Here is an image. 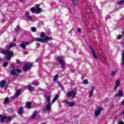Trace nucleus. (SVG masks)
Wrapping results in <instances>:
<instances>
[{
    "label": "nucleus",
    "instance_id": "20",
    "mask_svg": "<svg viewBox=\"0 0 124 124\" xmlns=\"http://www.w3.org/2000/svg\"><path fill=\"white\" fill-rule=\"evenodd\" d=\"M58 98H59V95H56L52 100V103H55L56 101L58 100Z\"/></svg>",
    "mask_w": 124,
    "mask_h": 124
},
{
    "label": "nucleus",
    "instance_id": "2",
    "mask_svg": "<svg viewBox=\"0 0 124 124\" xmlns=\"http://www.w3.org/2000/svg\"><path fill=\"white\" fill-rule=\"evenodd\" d=\"M32 67V63L27 62L24 64L23 70L24 72H27L29 69H31Z\"/></svg>",
    "mask_w": 124,
    "mask_h": 124
},
{
    "label": "nucleus",
    "instance_id": "5",
    "mask_svg": "<svg viewBox=\"0 0 124 124\" xmlns=\"http://www.w3.org/2000/svg\"><path fill=\"white\" fill-rule=\"evenodd\" d=\"M103 110V107H100L98 108V109L95 111V117H98L99 115H100V113H101V111Z\"/></svg>",
    "mask_w": 124,
    "mask_h": 124
},
{
    "label": "nucleus",
    "instance_id": "3",
    "mask_svg": "<svg viewBox=\"0 0 124 124\" xmlns=\"http://www.w3.org/2000/svg\"><path fill=\"white\" fill-rule=\"evenodd\" d=\"M1 54H3L4 55H8V56H10L11 57L14 56V52H13V51H8V50H5L3 49L1 50Z\"/></svg>",
    "mask_w": 124,
    "mask_h": 124
},
{
    "label": "nucleus",
    "instance_id": "38",
    "mask_svg": "<svg viewBox=\"0 0 124 124\" xmlns=\"http://www.w3.org/2000/svg\"><path fill=\"white\" fill-rule=\"evenodd\" d=\"M4 103H8V102H9V98L8 97H6L4 99Z\"/></svg>",
    "mask_w": 124,
    "mask_h": 124
},
{
    "label": "nucleus",
    "instance_id": "42",
    "mask_svg": "<svg viewBox=\"0 0 124 124\" xmlns=\"http://www.w3.org/2000/svg\"><path fill=\"white\" fill-rule=\"evenodd\" d=\"M35 11H36V9H35V8L32 7L31 8V12H32L33 13L35 12Z\"/></svg>",
    "mask_w": 124,
    "mask_h": 124
},
{
    "label": "nucleus",
    "instance_id": "10",
    "mask_svg": "<svg viewBox=\"0 0 124 124\" xmlns=\"http://www.w3.org/2000/svg\"><path fill=\"white\" fill-rule=\"evenodd\" d=\"M121 85V81L119 79L116 80L115 86L114 88V91H116L117 89H118V87Z\"/></svg>",
    "mask_w": 124,
    "mask_h": 124
},
{
    "label": "nucleus",
    "instance_id": "4",
    "mask_svg": "<svg viewBox=\"0 0 124 124\" xmlns=\"http://www.w3.org/2000/svg\"><path fill=\"white\" fill-rule=\"evenodd\" d=\"M51 109H52V105H51V104H47L45 108H43L42 112L45 114L46 111H50Z\"/></svg>",
    "mask_w": 124,
    "mask_h": 124
},
{
    "label": "nucleus",
    "instance_id": "51",
    "mask_svg": "<svg viewBox=\"0 0 124 124\" xmlns=\"http://www.w3.org/2000/svg\"><path fill=\"white\" fill-rule=\"evenodd\" d=\"M121 105H124V100L122 101V102H121Z\"/></svg>",
    "mask_w": 124,
    "mask_h": 124
},
{
    "label": "nucleus",
    "instance_id": "22",
    "mask_svg": "<svg viewBox=\"0 0 124 124\" xmlns=\"http://www.w3.org/2000/svg\"><path fill=\"white\" fill-rule=\"evenodd\" d=\"M6 119H7V116H3L0 119L1 123H3L4 122L5 120H6Z\"/></svg>",
    "mask_w": 124,
    "mask_h": 124
},
{
    "label": "nucleus",
    "instance_id": "43",
    "mask_svg": "<svg viewBox=\"0 0 124 124\" xmlns=\"http://www.w3.org/2000/svg\"><path fill=\"white\" fill-rule=\"evenodd\" d=\"M83 83L85 85H87V84H88V83H89V81L87 79H84V80H83Z\"/></svg>",
    "mask_w": 124,
    "mask_h": 124
},
{
    "label": "nucleus",
    "instance_id": "19",
    "mask_svg": "<svg viewBox=\"0 0 124 124\" xmlns=\"http://www.w3.org/2000/svg\"><path fill=\"white\" fill-rule=\"evenodd\" d=\"M93 91H94V86L92 87V90L89 92L90 97H92L93 94Z\"/></svg>",
    "mask_w": 124,
    "mask_h": 124
},
{
    "label": "nucleus",
    "instance_id": "40",
    "mask_svg": "<svg viewBox=\"0 0 124 124\" xmlns=\"http://www.w3.org/2000/svg\"><path fill=\"white\" fill-rule=\"evenodd\" d=\"M31 31L32 32H35L36 31V28L35 27H31Z\"/></svg>",
    "mask_w": 124,
    "mask_h": 124
},
{
    "label": "nucleus",
    "instance_id": "45",
    "mask_svg": "<svg viewBox=\"0 0 124 124\" xmlns=\"http://www.w3.org/2000/svg\"><path fill=\"white\" fill-rule=\"evenodd\" d=\"M118 124H124V121H120V122L118 123Z\"/></svg>",
    "mask_w": 124,
    "mask_h": 124
},
{
    "label": "nucleus",
    "instance_id": "46",
    "mask_svg": "<svg viewBox=\"0 0 124 124\" xmlns=\"http://www.w3.org/2000/svg\"><path fill=\"white\" fill-rule=\"evenodd\" d=\"M16 97H17V96H13L11 97V99H15V98H16Z\"/></svg>",
    "mask_w": 124,
    "mask_h": 124
},
{
    "label": "nucleus",
    "instance_id": "36",
    "mask_svg": "<svg viewBox=\"0 0 124 124\" xmlns=\"http://www.w3.org/2000/svg\"><path fill=\"white\" fill-rule=\"evenodd\" d=\"M12 58V57H11L8 55H7L6 56V59L7 61H10V60H11Z\"/></svg>",
    "mask_w": 124,
    "mask_h": 124
},
{
    "label": "nucleus",
    "instance_id": "9",
    "mask_svg": "<svg viewBox=\"0 0 124 124\" xmlns=\"http://www.w3.org/2000/svg\"><path fill=\"white\" fill-rule=\"evenodd\" d=\"M39 5H37L36 6V13L37 14H39V13H41V11H42V8H40Z\"/></svg>",
    "mask_w": 124,
    "mask_h": 124
},
{
    "label": "nucleus",
    "instance_id": "8",
    "mask_svg": "<svg viewBox=\"0 0 124 124\" xmlns=\"http://www.w3.org/2000/svg\"><path fill=\"white\" fill-rule=\"evenodd\" d=\"M30 43L29 42H22L20 44V47L23 49H26V45H29Z\"/></svg>",
    "mask_w": 124,
    "mask_h": 124
},
{
    "label": "nucleus",
    "instance_id": "47",
    "mask_svg": "<svg viewBox=\"0 0 124 124\" xmlns=\"http://www.w3.org/2000/svg\"><path fill=\"white\" fill-rule=\"evenodd\" d=\"M89 47L92 50V51L93 52V47L92 46H89Z\"/></svg>",
    "mask_w": 124,
    "mask_h": 124
},
{
    "label": "nucleus",
    "instance_id": "1",
    "mask_svg": "<svg viewBox=\"0 0 124 124\" xmlns=\"http://www.w3.org/2000/svg\"><path fill=\"white\" fill-rule=\"evenodd\" d=\"M53 38L50 36H46L45 38H35L34 39V41L35 42H41V43H45V42H47L49 41V40H52Z\"/></svg>",
    "mask_w": 124,
    "mask_h": 124
},
{
    "label": "nucleus",
    "instance_id": "17",
    "mask_svg": "<svg viewBox=\"0 0 124 124\" xmlns=\"http://www.w3.org/2000/svg\"><path fill=\"white\" fill-rule=\"evenodd\" d=\"M6 84V81H4V80H2L0 82V88H3L4 85Z\"/></svg>",
    "mask_w": 124,
    "mask_h": 124
},
{
    "label": "nucleus",
    "instance_id": "31",
    "mask_svg": "<svg viewBox=\"0 0 124 124\" xmlns=\"http://www.w3.org/2000/svg\"><path fill=\"white\" fill-rule=\"evenodd\" d=\"M71 1H72L74 6H76V5H77V2H78L77 0H71Z\"/></svg>",
    "mask_w": 124,
    "mask_h": 124
},
{
    "label": "nucleus",
    "instance_id": "14",
    "mask_svg": "<svg viewBox=\"0 0 124 124\" xmlns=\"http://www.w3.org/2000/svg\"><path fill=\"white\" fill-rule=\"evenodd\" d=\"M66 103L67 104H68V106L70 107H72L73 106H75L76 103L75 102H68V101H65Z\"/></svg>",
    "mask_w": 124,
    "mask_h": 124
},
{
    "label": "nucleus",
    "instance_id": "12",
    "mask_svg": "<svg viewBox=\"0 0 124 124\" xmlns=\"http://www.w3.org/2000/svg\"><path fill=\"white\" fill-rule=\"evenodd\" d=\"M26 18H28L30 21H32V17L30 16V13L27 12L25 14Z\"/></svg>",
    "mask_w": 124,
    "mask_h": 124
},
{
    "label": "nucleus",
    "instance_id": "49",
    "mask_svg": "<svg viewBox=\"0 0 124 124\" xmlns=\"http://www.w3.org/2000/svg\"><path fill=\"white\" fill-rule=\"evenodd\" d=\"M118 39H122V35H120L118 36Z\"/></svg>",
    "mask_w": 124,
    "mask_h": 124
},
{
    "label": "nucleus",
    "instance_id": "28",
    "mask_svg": "<svg viewBox=\"0 0 124 124\" xmlns=\"http://www.w3.org/2000/svg\"><path fill=\"white\" fill-rule=\"evenodd\" d=\"M40 37H41V38H44V37H45V36H46V34H45V33L44 32H42L41 33V35H40Z\"/></svg>",
    "mask_w": 124,
    "mask_h": 124
},
{
    "label": "nucleus",
    "instance_id": "52",
    "mask_svg": "<svg viewBox=\"0 0 124 124\" xmlns=\"http://www.w3.org/2000/svg\"><path fill=\"white\" fill-rule=\"evenodd\" d=\"M78 32H80V31H81V29H78Z\"/></svg>",
    "mask_w": 124,
    "mask_h": 124
},
{
    "label": "nucleus",
    "instance_id": "26",
    "mask_svg": "<svg viewBox=\"0 0 124 124\" xmlns=\"http://www.w3.org/2000/svg\"><path fill=\"white\" fill-rule=\"evenodd\" d=\"M92 54L93 55V58H94L95 60H97V56H96V54H95V52H94V50H93Z\"/></svg>",
    "mask_w": 124,
    "mask_h": 124
},
{
    "label": "nucleus",
    "instance_id": "56",
    "mask_svg": "<svg viewBox=\"0 0 124 124\" xmlns=\"http://www.w3.org/2000/svg\"><path fill=\"white\" fill-rule=\"evenodd\" d=\"M108 18H111V16H110L109 15L108 16Z\"/></svg>",
    "mask_w": 124,
    "mask_h": 124
},
{
    "label": "nucleus",
    "instance_id": "15",
    "mask_svg": "<svg viewBox=\"0 0 124 124\" xmlns=\"http://www.w3.org/2000/svg\"><path fill=\"white\" fill-rule=\"evenodd\" d=\"M17 113L19 115H22L24 113V108L23 107H20L19 109L17 110Z\"/></svg>",
    "mask_w": 124,
    "mask_h": 124
},
{
    "label": "nucleus",
    "instance_id": "58",
    "mask_svg": "<svg viewBox=\"0 0 124 124\" xmlns=\"http://www.w3.org/2000/svg\"><path fill=\"white\" fill-rule=\"evenodd\" d=\"M0 118H1V115L0 114Z\"/></svg>",
    "mask_w": 124,
    "mask_h": 124
},
{
    "label": "nucleus",
    "instance_id": "29",
    "mask_svg": "<svg viewBox=\"0 0 124 124\" xmlns=\"http://www.w3.org/2000/svg\"><path fill=\"white\" fill-rule=\"evenodd\" d=\"M118 5H124V0H122L119 2H118Z\"/></svg>",
    "mask_w": 124,
    "mask_h": 124
},
{
    "label": "nucleus",
    "instance_id": "41",
    "mask_svg": "<svg viewBox=\"0 0 124 124\" xmlns=\"http://www.w3.org/2000/svg\"><path fill=\"white\" fill-rule=\"evenodd\" d=\"M58 78H59V75H55V76L54 77V78L53 79V81L54 82H55V81H57V80L58 79Z\"/></svg>",
    "mask_w": 124,
    "mask_h": 124
},
{
    "label": "nucleus",
    "instance_id": "37",
    "mask_svg": "<svg viewBox=\"0 0 124 124\" xmlns=\"http://www.w3.org/2000/svg\"><path fill=\"white\" fill-rule=\"evenodd\" d=\"M10 74H11V75H16L17 73L15 72V70H12L10 71Z\"/></svg>",
    "mask_w": 124,
    "mask_h": 124
},
{
    "label": "nucleus",
    "instance_id": "23",
    "mask_svg": "<svg viewBox=\"0 0 124 124\" xmlns=\"http://www.w3.org/2000/svg\"><path fill=\"white\" fill-rule=\"evenodd\" d=\"M122 65H124V51L122 53Z\"/></svg>",
    "mask_w": 124,
    "mask_h": 124
},
{
    "label": "nucleus",
    "instance_id": "25",
    "mask_svg": "<svg viewBox=\"0 0 124 124\" xmlns=\"http://www.w3.org/2000/svg\"><path fill=\"white\" fill-rule=\"evenodd\" d=\"M15 46V44H10L9 46H8L7 49L10 50L12 47H14Z\"/></svg>",
    "mask_w": 124,
    "mask_h": 124
},
{
    "label": "nucleus",
    "instance_id": "24",
    "mask_svg": "<svg viewBox=\"0 0 124 124\" xmlns=\"http://www.w3.org/2000/svg\"><path fill=\"white\" fill-rule=\"evenodd\" d=\"M37 113V112L34 111L32 115V120H34L36 117V114Z\"/></svg>",
    "mask_w": 124,
    "mask_h": 124
},
{
    "label": "nucleus",
    "instance_id": "27",
    "mask_svg": "<svg viewBox=\"0 0 124 124\" xmlns=\"http://www.w3.org/2000/svg\"><path fill=\"white\" fill-rule=\"evenodd\" d=\"M20 30H21V27L19 25H17L16 28H15V31L18 32Z\"/></svg>",
    "mask_w": 124,
    "mask_h": 124
},
{
    "label": "nucleus",
    "instance_id": "53",
    "mask_svg": "<svg viewBox=\"0 0 124 124\" xmlns=\"http://www.w3.org/2000/svg\"><path fill=\"white\" fill-rule=\"evenodd\" d=\"M0 62H2V59H1V58H0Z\"/></svg>",
    "mask_w": 124,
    "mask_h": 124
},
{
    "label": "nucleus",
    "instance_id": "39",
    "mask_svg": "<svg viewBox=\"0 0 124 124\" xmlns=\"http://www.w3.org/2000/svg\"><path fill=\"white\" fill-rule=\"evenodd\" d=\"M116 72H118V70L116 69L115 71H113L111 72V76H115L116 74Z\"/></svg>",
    "mask_w": 124,
    "mask_h": 124
},
{
    "label": "nucleus",
    "instance_id": "30",
    "mask_svg": "<svg viewBox=\"0 0 124 124\" xmlns=\"http://www.w3.org/2000/svg\"><path fill=\"white\" fill-rule=\"evenodd\" d=\"M16 96H19L20 94H21V90L20 89L17 90V91L16 93Z\"/></svg>",
    "mask_w": 124,
    "mask_h": 124
},
{
    "label": "nucleus",
    "instance_id": "57",
    "mask_svg": "<svg viewBox=\"0 0 124 124\" xmlns=\"http://www.w3.org/2000/svg\"><path fill=\"white\" fill-rule=\"evenodd\" d=\"M41 124H46L45 123L43 122Z\"/></svg>",
    "mask_w": 124,
    "mask_h": 124
},
{
    "label": "nucleus",
    "instance_id": "55",
    "mask_svg": "<svg viewBox=\"0 0 124 124\" xmlns=\"http://www.w3.org/2000/svg\"><path fill=\"white\" fill-rule=\"evenodd\" d=\"M5 90H7V86H6L5 87Z\"/></svg>",
    "mask_w": 124,
    "mask_h": 124
},
{
    "label": "nucleus",
    "instance_id": "16",
    "mask_svg": "<svg viewBox=\"0 0 124 124\" xmlns=\"http://www.w3.org/2000/svg\"><path fill=\"white\" fill-rule=\"evenodd\" d=\"M26 107L28 109H31V102H27L26 103Z\"/></svg>",
    "mask_w": 124,
    "mask_h": 124
},
{
    "label": "nucleus",
    "instance_id": "35",
    "mask_svg": "<svg viewBox=\"0 0 124 124\" xmlns=\"http://www.w3.org/2000/svg\"><path fill=\"white\" fill-rule=\"evenodd\" d=\"M16 62L17 64H23V62H22L20 60L17 59L16 60Z\"/></svg>",
    "mask_w": 124,
    "mask_h": 124
},
{
    "label": "nucleus",
    "instance_id": "48",
    "mask_svg": "<svg viewBox=\"0 0 124 124\" xmlns=\"http://www.w3.org/2000/svg\"><path fill=\"white\" fill-rule=\"evenodd\" d=\"M41 118V115H38L37 116V119L38 120V119H40Z\"/></svg>",
    "mask_w": 124,
    "mask_h": 124
},
{
    "label": "nucleus",
    "instance_id": "21",
    "mask_svg": "<svg viewBox=\"0 0 124 124\" xmlns=\"http://www.w3.org/2000/svg\"><path fill=\"white\" fill-rule=\"evenodd\" d=\"M31 84H32V85H34V86H38V85H39V82H38L36 80H35L34 81H32L31 82Z\"/></svg>",
    "mask_w": 124,
    "mask_h": 124
},
{
    "label": "nucleus",
    "instance_id": "11",
    "mask_svg": "<svg viewBox=\"0 0 124 124\" xmlns=\"http://www.w3.org/2000/svg\"><path fill=\"white\" fill-rule=\"evenodd\" d=\"M123 95H124V91H123L122 90H119V91L118 92V93L115 94V96H116V97H122Z\"/></svg>",
    "mask_w": 124,
    "mask_h": 124
},
{
    "label": "nucleus",
    "instance_id": "13",
    "mask_svg": "<svg viewBox=\"0 0 124 124\" xmlns=\"http://www.w3.org/2000/svg\"><path fill=\"white\" fill-rule=\"evenodd\" d=\"M27 90H28L29 92H34V91H35L34 87H31V85H28Z\"/></svg>",
    "mask_w": 124,
    "mask_h": 124
},
{
    "label": "nucleus",
    "instance_id": "54",
    "mask_svg": "<svg viewBox=\"0 0 124 124\" xmlns=\"http://www.w3.org/2000/svg\"><path fill=\"white\" fill-rule=\"evenodd\" d=\"M13 40H14V42L16 41V38H14L13 39Z\"/></svg>",
    "mask_w": 124,
    "mask_h": 124
},
{
    "label": "nucleus",
    "instance_id": "7",
    "mask_svg": "<svg viewBox=\"0 0 124 124\" xmlns=\"http://www.w3.org/2000/svg\"><path fill=\"white\" fill-rule=\"evenodd\" d=\"M57 60L58 62H59L60 64L62 65V67H65V64L64 63V61L62 59L61 57H57Z\"/></svg>",
    "mask_w": 124,
    "mask_h": 124
},
{
    "label": "nucleus",
    "instance_id": "6",
    "mask_svg": "<svg viewBox=\"0 0 124 124\" xmlns=\"http://www.w3.org/2000/svg\"><path fill=\"white\" fill-rule=\"evenodd\" d=\"M67 95L68 97H72V98H74L75 96H76V92L75 91H70L67 93Z\"/></svg>",
    "mask_w": 124,
    "mask_h": 124
},
{
    "label": "nucleus",
    "instance_id": "32",
    "mask_svg": "<svg viewBox=\"0 0 124 124\" xmlns=\"http://www.w3.org/2000/svg\"><path fill=\"white\" fill-rule=\"evenodd\" d=\"M7 65H8V62H5L2 64L3 67H6Z\"/></svg>",
    "mask_w": 124,
    "mask_h": 124
},
{
    "label": "nucleus",
    "instance_id": "59",
    "mask_svg": "<svg viewBox=\"0 0 124 124\" xmlns=\"http://www.w3.org/2000/svg\"><path fill=\"white\" fill-rule=\"evenodd\" d=\"M24 0H20V1H23Z\"/></svg>",
    "mask_w": 124,
    "mask_h": 124
},
{
    "label": "nucleus",
    "instance_id": "18",
    "mask_svg": "<svg viewBox=\"0 0 124 124\" xmlns=\"http://www.w3.org/2000/svg\"><path fill=\"white\" fill-rule=\"evenodd\" d=\"M46 102L47 104H51V97L47 96L46 98Z\"/></svg>",
    "mask_w": 124,
    "mask_h": 124
},
{
    "label": "nucleus",
    "instance_id": "34",
    "mask_svg": "<svg viewBox=\"0 0 124 124\" xmlns=\"http://www.w3.org/2000/svg\"><path fill=\"white\" fill-rule=\"evenodd\" d=\"M57 84H58V85H59V86L61 88L62 90H63L64 89V87H63V86L62 85V84H61V82H60V81H57Z\"/></svg>",
    "mask_w": 124,
    "mask_h": 124
},
{
    "label": "nucleus",
    "instance_id": "44",
    "mask_svg": "<svg viewBox=\"0 0 124 124\" xmlns=\"http://www.w3.org/2000/svg\"><path fill=\"white\" fill-rule=\"evenodd\" d=\"M14 70H15V71H16V72H17V73H21V70L17 69H14Z\"/></svg>",
    "mask_w": 124,
    "mask_h": 124
},
{
    "label": "nucleus",
    "instance_id": "50",
    "mask_svg": "<svg viewBox=\"0 0 124 124\" xmlns=\"http://www.w3.org/2000/svg\"><path fill=\"white\" fill-rule=\"evenodd\" d=\"M11 67L14 69V64H11Z\"/></svg>",
    "mask_w": 124,
    "mask_h": 124
},
{
    "label": "nucleus",
    "instance_id": "33",
    "mask_svg": "<svg viewBox=\"0 0 124 124\" xmlns=\"http://www.w3.org/2000/svg\"><path fill=\"white\" fill-rule=\"evenodd\" d=\"M6 122H11V120H12V118L11 117V116H8L6 118Z\"/></svg>",
    "mask_w": 124,
    "mask_h": 124
}]
</instances>
